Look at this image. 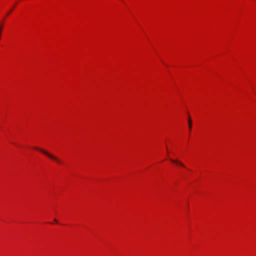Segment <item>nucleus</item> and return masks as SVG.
<instances>
[{"instance_id":"obj_1","label":"nucleus","mask_w":256,"mask_h":256,"mask_svg":"<svg viewBox=\"0 0 256 256\" xmlns=\"http://www.w3.org/2000/svg\"><path fill=\"white\" fill-rule=\"evenodd\" d=\"M34 148L36 150H39L41 152L43 153L44 154H45L46 156H48L49 158H50L52 159V160H54L58 164H60L62 163V162L60 161V160H59L58 158H57L54 156V155L50 154V153H49L48 152L46 151L45 150H42V149H40V148Z\"/></svg>"},{"instance_id":"obj_2","label":"nucleus","mask_w":256,"mask_h":256,"mask_svg":"<svg viewBox=\"0 0 256 256\" xmlns=\"http://www.w3.org/2000/svg\"><path fill=\"white\" fill-rule=\"evenodd\" d=\"M170 160L174 164H176L178 165H179L180 166L182 167V168H185L186 166H185L184 165V164L180 162V160H173V159H171V158H170Z\"/></svg>"},{"instance_id":"obj_3","label":"nucleus","mask_w":256,"mask_h":256,"mask_svg":"<svg viewBox=\"0 0 256 256\" xmlns=\"http://www.w3.org/2000/svg\"><path fill=\"white\" fill-rule=\"evenodd\" d=\"M188 122L189 128H190V130L192 128V120L190 118H188Z\"/></svg>"},{"instance_id":"obj_4","label":"nucleus","mask_w":256,"mask_h":256,"mask_svg":"<svg viewBox=\"0 0 256 256\" xmlns=\"http://www.w3.org/2000/svg\"><path fill=\"white\" fill-rule=\"evenodd\" d=\"M54 221L55 222H57V220H56V218H55V219L54 220Z\"/></svg>"},{"instance_id":"obj_5","label":"nucleus","mask_w":256,"mask_h":256,"mask_svg":"<svg viewBox=\"0 0 256 256\" xmlns=\"http://www.w3.org/2000/svg\"><path fill=\"white\" fill-rule=\"evenodd\" d=\"M166 150H167L168 153V150L167 148H166Z\"/></svg>"}]
</instances>
